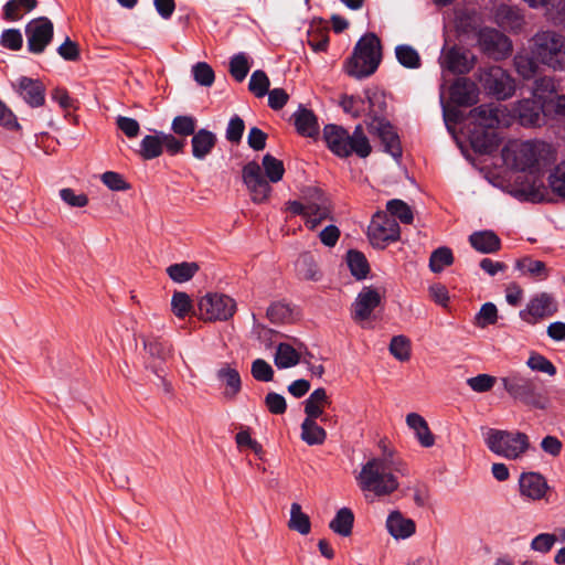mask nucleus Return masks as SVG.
Returning a JSON list of instances; mask_svg holds the SVG:
<instances>
[{
    "mask_svg": "<svg viewBox=\"0 0 565 565\" xmlns=\"http://www.w3.org/2000/svg\"><path fill=\"white\" fill-rule=\"evenodd\" d=\"M394 472L404 473V465L395 460L394 451L388 450L382 457L369 459L356 476V482L362 492L372 493L375 497H385L395 492L398 487V480Z\"/></svg>",
    "mask_w": 565,
    "mask_h": 565,
    "instance_id": "nucleus-1",
    "label": "nucleus"
},
{
    "mask_svg": "<svg viewBox=\"0 0 565 565\" xmlns=\"http://www.w3.org/2000/svg\"><path fill=\"white\" fill-rule=\"evenodd\" d=\"M502 158L507 166L531 174L542 172L556 160L553 147L540 140H511L502 149Z\"/></svg>",
    "mask_w": 565,
    "mask_h": 565,
    "instance_id": "nucleus-2",
    "label": "nucleus"
},
{
    "mask_svg": "<svg viewBox=\"0 0 565 565\" xmlns=\"http://www.w3.org/2000/svg\"><path fill=\"white\" fill-rule=\"evenodd\" d=\"M282 178V162L267 153L263 157L262 166L256 161L247 162L242 169V179L252 200L264 202L270 194L271 183Z\"/></svg>",
    "mask_w": 565,
    "mask_h": 565,
    "instance_id": "nucleus-3",
    "label": "nucleus"
},
{
    "mask_svg": "<svg viewBox=\"0 0 565 565\" xmlns=\"http://www.w3.org/2000/svg\"><path fill=\"white\" fill-rule=\"evenodd\" d=\"M382 57L380 39L374 33H366L356 43L352 56L345 64L347 73L355 78L373 74Z\"/></svg>",
    "mask_w": 565,
    "mask_h": 565,
    "instance_id": "nucleus-4",
    "label": "nucleus"
},
{
    "mask_svg": "<svg viewBox=\"0 0 565 565\" xmlns=\"http://www.w3.org/2000/svg\"><path fill=\"white\" fill-rule=\"evenodd\" d=\"M323 138L328 148L339 157H349L354 152L365 158L371 153V146L361 126L350 136L343 127L330 124L323 128Z\"/></svg>",
    "mask_w": 565,
    "mask_h": 565,
    "instance_id": "nucleus-5",
    "label": "nucleus"
},
{
    "mask_svg": "<svg viewBox=\"0 0 565 565\" xmlns=\"http://www.w3.org/2000/svg\"><path fill=\"white\" fill-rule=\"evenodd\" d=\"M486 445L490 451L508 460L522 459L531 448L530 438L525 433L494 428L487 431Z\"/></svg>",
    "mask_w": 565,
    "mask_h": 565,
    "instance_id": "nucleus-6",
    "label": "nucleus"
},
{
    "mask_svg": "<svg viewBox=\"0 0 565 565\" xmlns=\"http://www.w3.org/2000/svg\"><path fill=\"white\" fill-rule=\"evenodd\" d=\"M534 57L553 70L565 68V35L555 31H541L533 38Z\"/></svg>",
    "mask_w": 565,
    "mask_h": 565,
    "instance_id": "nucleus-7",
    "label": "nucleus"
},
{
    "mask_svg": "<svg viewBox=\"0 0 565 565\" xmlns=\"http://www.w3.org/2000/svg\"><path fill=\"white\" fill-rule=\"evenodd\" d=\"M509 395L524 405L544 411L550 405V398L541 393L534 382L520 375L503 377L501 380Z\"/></svg>",
    "mask_w": 565,
    "mask_h": 565,
    "instance_id": "nucleus-8",
    "label": "nucleus"
},
{
    "mask_svg": "<svg viewBox=\"0 0 565 565\" xmlns=\"http://www.w3.org/2000/svg\"><path fill=\"white\" fill-rule=\"evenodd\" d=\"M477 79L487 94L499 100L508 99L515 93L514 78L501 66L492 65L480 68Z\"/></svg>",
    "mask_w": 565,
    "mask_h": 565,
    "instance_id": "nucleus-9",
    "label": "nucleus"
},
{
    "mask_svg": "<svg viewBox=\"0 0 565 565\" xmlns=\"http://www.w3.org/2000/svg\"><path fill=\"white\" fill-rule=\"evenodd\" d=\"M235 310L234 299L223 294H206L199 302L200 317L205 321H226Z\"/></svg>",
    "mask_w": 565,
    "mask_h": 565,
    "instance_id": "nucleus-10",
    "label": "nucleus"
},
{
    "mask_svg": "<svg viewBox=\"0 0 565 565\" xmlns=\"http://www.w3.org/2000/svg\"><path fill=\"white\" fill-rule=\"evenodd\" d=\"M367 235L374 247L384 248L388 243L399 238V226L387 213L377 212L369 225Z\"/></svg>",
    "mask_w": 565,
    "mask_h": 565,
    "instance_id": "nucleus-11",
    "label": "nucleus"
},
{
    "mask_svg": "<svg viewBox=\"0 0 565 565\" xmlns=\"http://www.w3.org/2000/svg\"><path fill=\"white\" fill-rule=\"evenodd\" d=\"M384 296V289L373 286L363 287L352 303V319L355 322L370 320L374 310L381 306Z\"/></svg>",
    "mask_w": 565,
    "mask_h": 565,
    "instance_id": "nucleus-12",
    "label": "nucleus"
},
{
    "mask_svg": "<svg viewBox=\"0 0 565 565\" xmlns=\"http://www.w3.org/2000/svg\"><path fill=\"white\" fill-rule=\"evenodd\" d=\"M53 23L46 17H40L31 20L25 25V36L28 50L31 53L40 54L53 39Z\"/></svg>",
    "mask_w": 565,
    "mask_h": 565,
    "instance_id": "nucleus-13",
    "label": "nucleus"
},
{
    "mask_svg": "<svg viewBox=\"0 0 565 565\" xmlns=\"http://www.w3.org/2000/svg\"><path fill=\"white\" fill-rule=\"evenodd\" d=\"M556 311L557 303L554 297L551 294L541 292L530 299L526 308L520 311V318L529 324H536L552 317Z\"/></svg>",
    "mask_w": 565,
    "mask_h": 565,
    "instance_id": "nucleus-14",
    "label": "nucleus"
},
{
    "mask_svg": "<svg viewBox=\"0 0 565 565\" xmlns=\"http://www.w3.org/2000/svg\"><path fill=\"white\" fill-rule=\"evenodd\" d=\"M481 50L493 60H502L512 51L510 40L494 29H483L478 36Z\"/></svg>",
    "mask_w": 565,
    "mask_h": 565,
    "instance_id": "nucleus-15",
    "label": "nucleus"
},
{
    "mask_svg": "<svg viewBox=\"0 0 565 565\" xmlns=\"http://www.w3.org/2000/svg\"><path fill=\"white\" fill-rule=\"evenodd\" d=\"M369 130L381 139L386 152L391 153L394 158L401 157L399 138L390 122L375 118L370 122Z\"/></svg>",
    "mask_w": 565,
    "mask_h": 565,
    "instance_id": "nucleus-16",
    "label": "nucleus"
},
{
    "mask_svg": "<svg viewBox=\"0 0 565 565\" xmlns=\"http://www.w3.org/2000/svg\"><path fill=\"white\" fill-rule=\"evenodd\" d=\"M470 117L484 128L508 126L510 122L505 115V108L501 106L481 105L470 111Z\"/></svg>",
    "mask_w": 565,
    "mask_h": 565,
    "instance_id": "nucleus-17",
    "label": "nucleus"
},
{
    "mask_svg": "<svg viewBox=\"0 0 565 565\" xmlns=\"http://www.w3.org/2000/svg\"><path fill=\"white\" fill-rule=\"evenodd\" d=\"M519 488L521 495L536 501L545 497L548 484L546 479L539 472H523L519 479Z\"/></svg>",
    "mask_w": 565,
    "mask_h": 565,
    "instance_id": "nucleus-18",
    "label": "nucleus"
},
{
    "mask_svg": "<svg viewBox=\"0 0 565 565\" xmlns=\"http://www.w3.org/2000/svg\"><path fill=\"white\" fill-rule=\"evenodd\" d=\"M17 92L31 107H40L45 100V87L39 79L22 76L17 81Z\"/></svg>",
    "mask_w": 565,
    "mask_h": 565,
    "instance_id": "nucleus-19",
    "label": "nucleus"
},
{
    "mask_svg": "<svg viewBox=\"0 0 565 565\" xmlns=\"http://www.w3.org/2000/svg\"><path fill=\"white\" fill-rule=\"evenodd\" d=\"M476 57L469 52L451 47L448 50L443 58L441 65L455 74H466L475 66Z\"/></svg>",
    "mask_w": 565,
    "mask_h": 565,
    "instance_id": "nucleus-20",
    "label": "nucleus"
},
{
    "mask_svg": "<svg viewBox=\"0 0 565 565\" xmlns=\"http://www.w3.org/2000/svg\"><path fill=\"white\" fill-rule=\"evenodd\" d=\"M290 120L294 122L296 131L300 136L313 139L318 138L319 124L312 110L299 106L298 110L291 115Z\"/></svg>",
    "mask_w": 565,
    "mask_h": 565,
    "instance_id": "nucleus-21",
    "label": "nucleus"
},
{
    "mask_svg": "<svg viewBox=\"0 0 565 565\" xmlns=\"http://www.w3.org/2000/svg\"><path fill=\"white\" fill-rule=\"evenodd\" d=\"M479 88L469 78H458L450 88V97L460 106H470L478 102Z\"/></svg>",
    "mask_w": 565,
    "mask_h": 565,
    "instance_id": "nucleus-22",
    "label": "nucleus"
},
{
    "mask_svg": "<svg viewBox=\"0 0 565 565\" xmlns=\"http://www.w3.org/2000/svg\"><path fill=\"white\" fill-rule=\"evenodd\" d=\"M515 111L521 125L539 126L542 121V113L546 111V106L537 100L523 99L518 104Z\"/></svg>",
    "mask_w": 565,
    "mask_h": 565,
    "instance_id": "nucleus-23",
    "label": "nucleus"
},
{
    "mask_svg": "<svg viewBox=\"0 0 565 565\" xmlns=\"http://www.w3.org/2000/svg\"><path fill=\"white\" fill-rule=\"evenodd\" d=\"M216 135L207 129H199L191 139L192 156L198 160H204L214 149Z\"/></svg>",
    "mask_w": 565,
    "mask_h": 565,
    "instance_id": "nucleus-24",
    "label": "nucleus"
},
{
    "mask_svg": "<svg viewBox=\"0 0 565 565\" xmlns=\"http://www.w3.org/2000/svg\"><path fill=\"white\" fill-rule=\"evenodd\" d=\"M307 216L332 218V206L328 198L317 188L308 189Z\"/></svg>",
    "mask_w": 565,
    "mask_h": 565,
    "instance_id": "nucleus-25",
    "label": "nucleus"
},
{
    "mask_svg": "<svg viewBox=\"0 0 565 565\" xmlns=\"http://www.w3.org/2000/svg\"><path fill=\"white\" fill-rule=\"evenodd\" d=\"M296 271L301 279L307 281L318 282L323 277V273L318 262L309 253H305L299 256L296 262Z\"/></svg>",
    "mask_w": 565,
    "mask_h": 565,
    "instance_id": "nucleus-26",
    "label": "nucleus"
},
{
    "mask_svg": "<svg viewBox=\"0 0 565 565\" xmlns=\"http://www.w3.org/2000/svg\"><path fill=\"white\" fill-rule=\"evenodd\" d=\"M406 424L411 429L414 430L419 444L423 447L429 448L434 446L435 437L430 431L426 419L422 415L417 413L407 414Z\"/></svg>",
    "mask_w": 565,
    "mask_h": 565,
    "instance_id": "nucleus-27",
    "label": "nucleus"
},
{
    "mask_svg": "<svg viewBox=\"0 0 565 565\" xmlns=\"http://www.w3.org/2000/svg\"><path fill=\"white\" fill-rule=\"evenodd\" d=\"M471 246L483 254L495 253L501 248V241L492 231L475 232L469 236Z\"/></svg>",
    "mask_w": 565,
    "mask_h": 565,
    "instance_id": "nucleus-28",
    "label": "nucleus"
},
{
    "mask_svg": "<svg viewBox=\"0 0 565 565\" xmlns=\"http://www.w3.org/2000/svg\"><path fill=\"white\" fill-rule=\"evenodd\" d=\"M556 85L553 78L542 77L534 82L533 95L537 102L546 106V111H551V106L556 100Z\"/></svg>",
    "mask_w": 565,
    "mask_h": 565,
    "instance_id": "nucleus-29",
    "label": "nucleus"
},
{
    "mask_svg": "<svg viewBox=\"0 0 565 565\" xmlns=\"http://www.w3.org/2000/svg\"><path fill=\"white\" fill-rule=\"evenodd\" d=\"M330 404L329 396L324 388L315 390L305 402L306 418L317 419L324 413V408Z\"/></svg>",
    "mask_w": 565,
    "mask_h": 565,
    "instance_id": "nucleus-30",
    "label": "nucleus"
},
{
    "mask_svg": "<svg viewBox=\"0 0 565 565\" xmlns=\"http://www.w3.org/2000/svg\"><path fill=\"white\" fill-rule=\"evenodd\" d=\"M300 438L308 446H320L327 439V431L317 424L316 419L305 418L301 424Z\"/></svg>",
    "mask_w": 565,
    "mask_h": 565,
    "instance_id": "nucleus-31",
    "label": "nucleus"
},
{
    "mask_svg": "<svg viewBox=\"0 0 565 565\" xmlns=\"http://www.w3.org/2000/svg\"><path fill=\"white\" fill-rule=\"evenodd\" d=\"M137 153L143 160H152L160 157L163 153L161 131H157L153 135H146L140 141Z\"/></svg>",
    "mask_w": 565,
    "mask_h": 565,
    "instance_id": "nucleus-32",
    "label": "nucleus"
},
{
    "mask_svg": "<svg viewBox=\"0 0 565 565\" xmlns=\"http://www.w3.org/2000/svg\"><path fill=\"white\" fill-rule=\"evenodd\" d=\"M199 270L200 266L198 263L182 262L170 265L167 268V274L172 281L183 284L191 280Z\"/></svg>",
    "mask_w": 565,
    "mask_h": 565,
    "instance_id": "nucleus-33",
    "label": "nucleus"
},
{
    "mask_svg": "<svg viewBox=\"0 0 565 565\" xmlns=\"http://www.w3.org/2000/svg\"><path fill=\"white\" fill-rule=\"evenodd\" d=\"M516 268L526 276L532 278L544 280L548 277V268L545 263L533 259L531 257H523L515 264Z\"/></svg>",
    "mask_w": 565,
    "mask_h": 565,
    "instance_id": "nucleus-34",
    "label": "nucleus"
},
{
    "mask_svg": "<svg viewBox=\"0 0 565 565\" xmlns=\"http://www.w3.org/2000/svg\"><path fill=\"white\" fill-rule=\"evenodd\" d=\"M36 4V0H10L3 7V17L9 21H18L24 13L32 11Z\"/></svg>",
    "mask_w": 565,
    "mask_h": 565,
    "instance_id": "nucleus-35",
    "label": "nucleus"
},
{
    "mask_svg": "<svg viewBox=\"0 0 565 565\" xmlns=\"http://www.w3.org/2000/svg\"><path fill=\"white\" fill-rule=\"evenodd\" d=\"M217 379L224 382L226 388L224 391V396L226 398H234L235 395L241 391V377L238 372L235 369L230 366H224L217 371Z\"/></svg>",
    "mask_w": 565,
    "mask_h": 565,
    "instance_id": "nucleus-36",
    "label": "nucleus"
},
{
    "mask_svg": "<svg viewBox=\"0 0 565 565\" xmlns=\"http://www.w3.org/2000/svg\"><path fill=\"white\" fill-rule=\"evenodd\" d=\"M347 262L351 274L356 279H363L370 271L369 263L365 256L358 250H349L347 254Z\"/></svg>",
    "mask_w": 565,
    "mask_h": 565,
    "instance_id": "nucleus-37",
    "label": "nucleus"
},
{
    "mask_svg": "<svg viewBox=\"0 0 565 565\" xmlns=\"http://www.w3.org/2000/svg\"><path fill=\"white\" fill-rule=\"evenodd\" d=\"M250 70L248 56L245 53H237L231 57L228 72L237 82H243Z\"/></svg>",
    "mask_w": 565,
    "mask_h": 565,
    "instance_id": "nucleus-38",
    "label": "nucleus"
},
{
    "mask_svg": "<svg viewBox=\"0 0 565 565\" xmlns=\"http://www.w3.org/2000/svg\"><path fill=\"white\" fill-rule=\"evenodd\" d=\"M196 119L190 115L175 116L171 122V130L174 135L184 138L193 136L196 131Z\"/></svg>",
    "mask_w": 565,
    "mask_h": 565,
    "instance_id": "nucleus-39",
    "label": "nucleus"
},
{
    "mask_svg": "<svg viewBox=\"0 0 565 565\" xmlns=\"http://www.w3.org/2000/svg\"><path fill=\"white\" fill-rule=\"evenodd\" d=\"M454 263V255L450 248L439 247L435 249L429 258V268L433 273H441L445 267Z\"/></svg>",
    "mask_w": 565,
    "mask_h": 565,
    "instance_id": "nucleus-40",
    "label": "nucleus"
},
{
    "mask_svg": "<svg viewBox=\"0 0 565 565\" xmlns=\"http://www.w3.org/2000/svg\"><path fill=\"white\" fill-rule=\"evenodd\" d=\"M171 310L180 319L186 317L193 310L190 296L183 291H175L171 299Z\"/></svg>",
    "mask_w": 565,
    "mask_h": 565,
    "instance_id": "nucleus-41",
    "label": "nucleus"
},
{
    "mask_svg": "<svg viewBox=\"0 0 565 565\" xmlns=\"http://www.w3.org/2000/svg\"><path fill=\"white\" fill-rule=\"evenodd\" d=\"M498 309L494 303L487 302L481 306L479 312L475 318V324L481 329L488 326L495 324L498 321Z\"/></svg>",
    "mask_w": 565,
    "mask_h": 565,
    "instance_id": "nucleus-42",
    "label": "nucleus"
},
{
    "mask_svg": "<svg viewBox=\"0 0 565 565\" xmlns=\"http://www.w3.org/2000/svg\"><path fill=\"white\" fill-rule=\"evenodd\" d=\"M192 75L199 85L205 87L212 86L215 79L213 68L205 62H198L194 64L192 66Z\"/></svg>",
    "mask_w": 565,
    "mask_h": 565,
    "instance_id": "nucleus-43",
    "label": "nucleus"
},
{
    "mask_svg": "<svg viewBox=\"0 0 565 565\" xmlns=\"http://www.w3.org/2000/svg\"><path fill=\"white\" fill-rule=\"evenodd\" d=\"M387 211L391 213L390 216H395L401 220V222L405 224H411L413 222V212L411 207L402 200H391L387 202Z\"/></svg>",
    "mask_w": 565,
    "mask_h": 565,
    "instance_id": "nucleus-44",
    "label": "nucleus"
},
{
    "mask_svg": "<svg viewBox=\"0 0 565 565\" xmlns=\"http://www.w3.org/2000/svg\"><path fill=\"white\" fill-rule=\"evenodd\" d=\"M390 352L399 361L404 362L411 358V342L404 335H396L391 340Z\"/></svg>",
    "mask_w": 565,
    "mask_h": 565,
    "instance_id": "nucleus-45",
    "label": "nucleus"
},
{
    "mask_svg": "<svg viewBox=\"0 0 565 565\" xmlns=\"http://www.w3.org/2000/svg\"><path fill=\"white\" fill-rule=\"evenodd\" d=\"M269 85L267 75L263 71H255L249 78L248 89L256 97H264L268 93Z\"/></svg>",
    "mask_w": 565,
    "mask_h": 565,
    "instance_id": "nucleus-46",
    "label": "nucleus"
},
{
    "mask_svg": "<svg viewBox=\"0 0 565 565\" xmlns=\"http://www.w3.org/2000/svg\"><path fill=\"white\" fill-rule=\"evenodd\" d=\"M396 57L405 67L416 68L420 65V57L417 51L409 45L397 46Z\"/></svg>",
    "mask_w": 565,
    "mask_h": 565,
    "instance_id": "nucleus-47",
    "label": "nucleus"
},
{
    "mask_svg": "<svg viewBox=\"0 0 565 565\" xmlns=\"http://www.w3.org/2000/svg\"><path fill=\"white\" fill-rule=\"evenodd\" d=\"M548 185L553 193L565 198V162L559 163L548 175Z\"/></svg>",
    "mask_w": 565,
    "mask_h": 565,
    "instance_id": "nucleus-48",
    "label": "nucleus"
},
{
    "mask_svg": "<svg viewBox=\"0 0 565 565\" xmlns=\"http://www.w3.org/2000/svg\"><path fill=\"white\" fill-rule=\"evenodd\" d=\"M102 182L111 191H127L130 184L125 178L115 171H106L100 175Z\"/></svg>",
    "mask_w": 565,
    "mask_h": 565,
    "instance_id": "nucleus-49",
    "label": "nucleus"
},
{
    "mask_svg": "<svg viewBox=\"0 0 565 565\" xmlns=\"http://www.w3.org/2000/svg\"><path fill=\"white\" fill-rule=\"evenodd\" d=\"M354 522V514L351 509H340L334 519L330 522V530H351Z\"/></svg>",
    "mask_w": 565,
    "mask_h": 565,
    "instance_id": "nucleus-50",
    "label": "nucleus"
},
{
    "mask_svg": "<svg viewBox=\"0 0 565 565\" xmlns=\"http://www.w3.org/2000/svg\"><path fill=\"white\" fill-rule=\"evenodd\" d=\"M386 527L387 530H415L416 524L412 519L404 516L402 512L395 510L388 514Z\"/></svg>",
    "mask_w": 565,
    "mask_h": 565,
    "instance_id": "nucleus-51",
    "label": "nucleus"
},
{
    "mask_svg": "<svg viewBox=\"0 0 565 565\" xmlns=\"http://www.w3.org/2000/svg\"><path fill=\"white\" fill-rule=\"evenodd\" d=\"M514 65L519 75L525 79L533 77L537 71L536 63L527 55H516Z\"/></svg>",
    "mask_w": 565,
    "mask_h": 565,
    "instance_id": "nucleus-52",
    "label": "nucleus"
},
{
    "mask_svg": "<svg viewBox=\"0 0 565 565\" xmlns=\"http://www.w3.org/2000/svg\"><path fill=\"white\" fill-rule=\"evenodd\" d=\"M235 441L239 450L248 448L257 456L262 454L263 449L260 444L256 439L252 438L248 428L241 429L235 436Z\"/></svg>",
    "mask_w": 565,
    "mask_h": 565,
    "instance_id": "nucleus-53",
    "label": "nucleus"
},
{
    "mask_svg": "<svg viewBox=\"0 0 565 565\" xmlns=\"http://www.w3.org/2000/svg\"><path fill=\"white\" fill-rule=\"evenodd\" d=\"M60 198L71 207H84L88 204V196L85 193H76L71 188L61 189Z\"/></svg>",
    "mask_w": 565,
    "mask_h": 565,
    "instance_id": "nucleus-54",
    "label": "nucleus"
},
{
    "mask_svg": "<svg viewBox=\"0 0 565 565\" xmlns=\"http://www.w3.org/2000/svg\"><path fill=\"white\" fill-rule=\"evenodd\" d=\"M527 366L532 369L533 371L546 373L550 376H553L556 374V369L552 364L551 361H548L546 358H544L541 354H533L527 360Z\"/></svg>",
    "mask_w": 565,
    "mask_h": 565,
    "instance_id": "nucleus-55",
    "label": "nucleus"
},
{
    "mask_svg": "<svg viewBox=\"0 0 565 565\" xmlns=\"http://www.w3.org/2000/svg\"><path fill=\"white\" fill-rule=\"evenodd\" d=\"M161 140L163 150L166 149L171 156L181 153L184 150L185 139H179L172 134L161 131Z\"/></svg>",
    "mask_w": 565,
    "mask_h": 565,
    "instance_id": "nucleus-56",
    "label": "nucleus"
},
{
    "mask_svg": "<svg viewBox=\"0 0 565 565\" xmlns=\"http://www.w3.org/2000/svg\"><path fill=\"white\" fill-rule=\"evenodd\" d=\"M289 527L296 530H309L310 521L307 514L302 513L298 503L291 505Z\"/></svg>",
    "mask_w": 565,
    "mask_h": 565,
    "instance_id": "nucleus-57",
    "label": "nucleus"
},
{
    "mask_svg": "<svg viewBox=\"0 0 565 565\" xmlns=\"http://www.w3.org/2000/svg\"><path fill=\"white\" fill-rule=\"evenodd\" d=\"M252 375L260 382H269L273 380V367L263 359H257L252 364Z\"/></svg>",
    "mask_w": 565,
    "mask_h": 565,
    "instance_id": "nucleus-58",
    "label": "nucleus"
},
{
    "mask_svg": "<svg viewBox=\"0 0 565 565\" xmlns=\"http://www.w3.org/2000/svg\"><path fill=\"white\" fill-rule=\"evenodd\" d=\"M116 125L127 138H136L139 135L140 125L131 117L118 116L116 118Z\"/></svg>",
    "mask_w": 565,
    "mask_h": 565,
    "instance_id": "nucleus-59",
    "label": "nucleus"
},
{
    "mask_svg": "<svg viewBox=\"0 0 565 565\" xmlns=\"http://www.w3.org/2000/svg\"><path fill=\"white\" fill-rule=\"evenodd\" d=\"M244 129H245L244 120L238 116L232 117L230 119L227 128H226V139L230 142H234V143L239 142L243 137Z\"/></svg>",
    "mask_w": 565,
    "mask_h": 565,
    "instance_id": "nucleus-60",
    "label": "nucleus"
},
{
    "mask_svg": "<svg viewBox=\"0 0 565 565\" xmlns=\"http://www.w3.org/2000/svg\"><path fill=\"white\" fill-rule=\"evenodd\" d=\"M495 383V377L488 374H480L475 377H470L467 381V384L475 392H488L490 391Z\"/></svg>",
    "mask_w": 565,
    "mask_h": 565,
    "instance_id": "nucleus-61",
    "label": "nucleus"
},
{
    "mask_svg": "<svg viewBox=\"0 0 565 565\" xmlns=\"http://www.w3.org/2000/svg\"><path fill=\"white\" fill-rule=\"evenodd\" d=\"M0 42L3 47L15 51L21 49L23 39L19 30L8 29L2 32Z\"/></svg>",
    "mask_w": 565,
    "mask_h": 565,
    "instance_id": "nucleus-62",
    "label": "nucleus"
},
{
    "mask_svg": "<svg viewBox=\"0 0 565 565\" xmlns=\"http://www.w3.org/2000/svg\"><path fill=\"white\" fill-rule=\"evenodd\" d=\"M546 17L555 25H565V0H557L547 8Z\"/></svg>",
    "mask_w": 565,
    "mask_h": 565,
    "instance_id": "nucleus-63",
    "label": "nucleus"
},
{
    "mask_svg": "<svg viewBox=\"0 0 565 565\" xmlns=\"http://www.w3.org/2000/svg\"><path fill=\"white\" fill-rule=\"evenodd\" d=\"M267 135L257 127H252L247 136L248 146L255 150L260 151L266 147Z\"/></svg>",
    "mask_w": 565,
    "mask_h": 565,
    "instance_id": "nucleus-64",
    "label": "nucleus"
}]
</instances>
